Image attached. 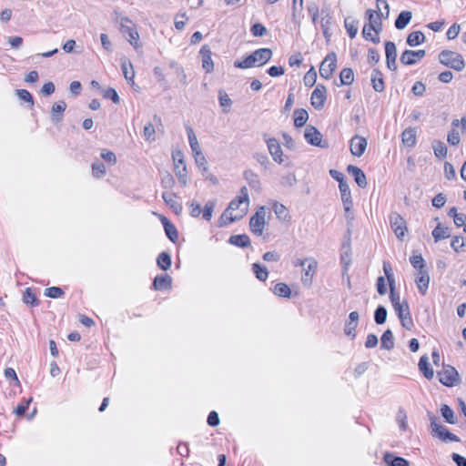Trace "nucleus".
<instances>
[{"mask_svg":"<svg viewBox=\"0 0 466 466\" xmlns=\"http://www.w3.org/2000/svg\"><path fill=\"white\" fill-rule=\"evenodd\" d=\"M377 10L368 9L365 12L369 24H366L370 30L380 35L383 29L382 19H388L390 15V5L386 0L376 1Z\"/></svg>","mask_w":466,"mask_h":466,"instance_id":"nucleus-1","label":"nucleus"},{"mask_svg":"<svg viewBox=\"0 0 466 466\" xmlns=\"http://www.w3.org/2000/svg\"><path fill=\"white\" fill-rule=\"evenodd\" d=\"M272 56V50L270 48H259L255 50L243 60H236L234 66L236 68L247 69L252 66H261L270 60Z\"/></svg>","mask_w":466,"mask_h":466,"instance_id":"nucleus-2","label":"nucleus"},{"mask_svg":"<svg viewBox=\"0 0 466 466\" xmlns=\"http://www.w3.org/2000/svg\"><path fill=\"white\" fill-rule=\"evenodd\" d=\"M115 21L120 25V31L124 37L135 47L137 48L139 35L137 31L136 25L127 16L116 12Z\"/></svg>","mask_w":466,"mask_h":466,"instance_id":"nucleus-3","label":"nucleus"},{"mask_svg":"<svg viewBox=\"0 0 466 466\" xmlns=\"http://www.w3.org/2000/svg\"><path fill=\"white\" fill-rule=\"evenodd\" d=\"M428 417L431 421V434L433 438H438L442 441H460V438L457 435L438 423V418L432 412L428 411Z\"/></svg>","mask_w":466,"mask_h":466,"instance_id":"nucleus-4","label":"nucleus"},{"mask_svg":"<svg viewBox=\"0 0 466 466\" xmlns=\"http://www.w3.org/2000/svg\"><path fill=\"white\" fill-rule=\"evenodd\" d=\"M439 61L443 66L459 72L462 71L465 67V62L462 56L451 50H442L439 54Z\"/></svg>","mask_w":466,"mask_h":466,"instance_id":"nucleus-5","label":"nucleus"},{"mask_svg":"<svg viewBox=\"0 0 466 466\" xmlns=\"http://www.w3.org/2000/svg\"><path fill=\"white\" fill-rule=\"evenodd\" d=\"M394 310L400 319L401 326L404 329L410 330L414 326V322L411 318L408 301L403 300L401 305H398L394 308Z\"/></svg>","mask_w":466,"mask_h":466,"instance_id":"nucleus-6","label":"nucleus"},{"mask_svg":"<svg viewBox=\"0 0 466 466\" xmlns=\"http://www.w3.org/2000/svg\"><path fill=\"white\" fill-rule=\"evenodd\" d=\"M437 375L440 382L447 387L455 386L460 380L458 371L451 366L443 367L441 371H438Z\"/></svg>","mask_w":466,"mask_h":466,"instance_id":"nucleus-7","label":"nucleus"},{"mask_svg":"<svg viewBox=\"0 0 466 466\" xmlns=\"http://www.w3.org/2000/svg\"><path fill=\"white\" fill-rule=\"evenodd\" d=\"M266 208L260 207L249 219L250 230L257 236H261L265 228Z\"/></svg>","mask_w":466,"mask_h":466,"instance_id":"nucleus-8","label":"nucleus"},{"mask_svg":"<svg viewBox=\"0 0 466 466\" xmlns=\"http://www.w3.org/2000/svg\"><path fill=\"white\" fill-rule=\"evenodd\" d=\"M337 67V56L334 52L329 53L321 62L319 66V75L325 79L332 76Z\"/></svg>","mask_w":466,"mask_h":466,"instance_id":"nucleus-9","label":"nucleus"},{"mask_svg":"<svg viewBox=\"0 0 466 466\" xmlns=\"http://www.w3.org/2000/svg\"><path fill=\"white\" fill-rule=\"evenodd\" d=\"M304 137L306 141L315 147L327 148L329 147L326 141L322 140V135L313 126H308L305 129Z\"/></svg>","mask_w":466,"mask_h":466,"instance_id":"nucleus-10","label":"nucleus"},{"mask_svg":"<svg viewBox=\"0 0 466 466\" xmlns=\"http://www.w3.org/2000/svg\"><path fill=\"white\" fill-rule=\"evenodd\" d=\"M390 224L399 239H402L407 231L405 219L398 213L394 212L390 215Z\"/></svg>","mask_w":466,"mask_h":466,"instance_id":"nucleus-11","label":"nucleus"},{"mask_svg":"<svg viewBox=\"0 0 466 466\" xmlns=\"http://www.w3.org/2000/svg\"><path fill=\"white\" fill-rule=\"evenodd\" d=\"M327 99V88L324 85L319 84L313 90L310 96L311 106L318 110L323 108Z\"/></svg>","mask_w":466,"mask_h":466,"instance_id":"nucleus-12","label":"nucleus"},{"mask_svg":"<svg viewBox=\"0 0 466 466\" xmlns=\"http://www.w3.org/2000/svg\"><path fill=\"white\" fill-rule=\"evenodd\" d=\"M245 206V201H243L242 199L237 198L235 199H233L228 208L224 211V213L221 215L220 218H219V226L222 227V226H227L228 225L229 223L228 222V218L232 216H234L235 214H233L234 211H237L236 213H239L240 209Z\"/></svg>","mask_w":466,"mask_h":466,"instance_id":"nucleus-13","label":"nucleus"},{"mask_svg":"<svg viewBox=\"0 0 466 466\" xmlns=\"http://www.w3.org/2000/svg\"><path fill=\"white\" fill-rule=\"evenodd\" d=\"M385 55L387 67L391 71L397 70L396 58H397V48L394 42H385Z\"/></svg>","mask_w":466,"mask_h":466,"instance_id":"nucleus-14","label":"nucleus"},{"mask_svg":"<svg viewBox=\"0 0 466 466\" xmlns=\"http://www.w3.org/2000/svg\"><path fill=\"white\" fill-rule=\"evenodd\" d=\"M426 52L425 50H405L400 57V61L401 64L406 66H412L417 63V59H421L425 56Z\"/></svg>","mask_w":466,"mask_h":466,"instance_id":"nucleus-15","label":"nucleus"},{"mask_svg":"<svg viewBox=\"0 0 466 466\" xmlns=\"http://www.w3.org/2000/svg\"><path fill=\"white\" fill-rule=\"evenodd\" d=\"M368 142L367 140L359 136L355 135L350 140V152L355 157H360L363 155L367 148Z\"/></svg>","mask_w":466,"mask_h":466,"instance_id":"nucleus-16","label":"nucleus"},{"mask_svg":"<svg viewBox=\"0 0 466 466\" xmlns=\"http://www.w3.org/2000/svg\"><path fill=\"white\" fill-rule=\"evenodd\" d=\"M238 198L245 201V206L240 209L239 213H235L234 216L231 215V217L228 218V223H232L241 219L248 212L249 198L247 187H242L240 188V196Z\"/></svg>","mask_w":466,"mask_h":466,"instance_id":"nucleus-17","label":"nucleus"},{"mask_svg":"<svg viewBox=\"0 0 466 466\" xmlns=\"http://www.w3.org/2000/svg\"><path fill=\"white\" fill-rule=\"evenodd\" d=\"M266 143L268 148V152L273 157V159L281 164L283 162L282 159V149L279 141L276 138H268L266 139Z\"/></svg>","mask_w":466,"mask_h":466,"instance_id":"nucleus-18","label":"nucleus"},{"mask_svg":"<svg viewBox=\"0 0 466 466\" xmlns=\"http://www.w3.org/2000/svg\"><path fill=\"white\" fill-rule=\"evenodd\" d=\"M347 171L354 177L355 182L360 187L365 188L367 187L368 182L366 175L360 167L353 165H349Z\"/></svg>","mask_w":466,"mask_h":466,"instance_id":"nucleus-19","label":"nucleus"},{"mask_svg":"<svg viewBox=\"0 0 466 466\" xmlns=\"http://www.w3.org/2000/svg\"><path fill=\"white\" fill-rule=\"evenodd\" d=\"M200 56L202 61V66L207 73H210L214 70V64L211 58L212 52L208 46L205 45L200 49Z\"/></svg>","mask_w":466,"mask_h":466,"instance_id":"nucleus-20","label":"nucleus"},{"mask_svg":"<svg viewBox=\"0 0 466 466\" xmlns=\"http://www.w3.org/2000/svg\"><path fill=\"white\" fill-rule=\"evenodd\" d=\"M339 188L340 191L341 201L343 203L344 210L346 213H349L353 207L350 187L347 183L342 184V186H340Z\"/></svg>","mask_w":466,"mask_h":466,"instance_id":"nucleus-21","label":"nucleus"},{"mask_svg":"<svg viewBox=\"0 0 466 466\" xmlns=\"http://www.w3.org/2000/svg\"><path fill=\"white\" fill-rule=\"evenodd\" d=\"M66 108V104L64 100L57 101L53 104L51 111V121L55 124L62 120L63 113Z\"/></svg>","mask_w":466,"mask_h":466,"instance_id":"nucleus-22","label":"nucleus"},{"mask_svg":"<svg viewBox=\"0 0 466 466\" xmlns=\"http://www.w3.org/2000/svg\"><path fill=\"white\" fill-rule=\"evenodd\" d=\"M172 279L169 275H157L154 279L153 288L156 290H164L171 288Z\"/></svg>","mask_w":466,"mask_h":466,"instance_id":"nucleus-23","label":"nucleus"},{"mask_svg":"<svg viewBox=\"0 0 466 466\" xmlns=\"http://www.w3.org/2000/svg\"><path fill=\"white\" fill-rule=\"evenodd\" d=\"M416 128L415 127H408L401 133V141L404 146L408 147H414L417 142L416 138Z\"/></svg>","mask_w":466,"mask_h":466,"instance_id":"nucleus-24","label":"nucleus"},{"mask_svg":"<svg viewBox=\"0 0 466 466\" xmlns=\"http://www.w3.org/2000/svg\"><path fill=\"white\" fill-rule=\"evenodd\" d=\"M415 282L420 294L425 295L430 284V276L428 272H418V276L416 277Z\"/></svg>","mask_w":466,"mask_h":466,"instance_id":"nucleus-25","label":"nucleus"},{"mask_svg":"<svg viewBox=\"0 0 466 466\" xmlns=\"http://www.w3.org/2000/svg\"><path fill=\"white\" fill-rule=\"evenodd\" d=\"M177 195L175 193L163 192L162 198L165 203L174 210L176 214L182 212V205L175 200Z\"/></svg>","mask_w":466,"mask_h":466,"instance_id":"nucleus-26","label":"nucleus"},{"mask_svg":"<svg viewBox=\"0 0 466 466\" xmlns=\"http://www.w3.org/2000/svg\"><path fill=\"white\" fill-rule=\"evenodd\" d=\"M383 459L388 466H410V462L406 459L391 452H386Z\"/></svg>","mask_w":466,"mask_h":466,"instance_id":"nucleus-27","label":"nucleus"},{"mask_svg":"<svg viewBox=\"0 0 466 466\" xmlns=\"http://www.w3.org/2000/svg\"><path fill=\"white\" fill-rule=\"evenodd\" d=\"M418 366L426 379L431 380L433 378L434 371L430 366L429 357L427 355L420 357Z\"/></svg>","mask_w":466,"mask_h":466,"instance_id":"nucleus-28","label":"nucleus"},{"mask_svg":"<svg viewBox=\"0 0 466 466\" xmlns=\"http://www.w3.org/2000/svg\"><path fill=\"white\" fill-rule=\"evenodd\" d=\"M371 84L372 87L376 92H382L385 88L384 86V81L382 77V73L377 69L374 68L371 73Z\"/></svg>","mask_w":466,"mask_h":466,"instance_id":"nucleus-29","label":"nucleus"},{"mask_svg":"<svg viewBox=\"0 0 466 466\" xmlns=\"http://www.w3.org/2000/svg\"><path fill=\"white\" fill-rule=\"evenodd\" d=\"M412 18V13L410 11H401L397 16L394 25L398 30L404 29Z\"/></svg>","mask_w":466,"mask_h":466,"instance_id":"nucleus-30","label":"nucleus"},{"mask_svg":"<svg viewBox=\"0 0 466 466\" xmlns=\"http://www.w3.org/2000/svg\"><path fill=\"white\" fill-rule=\"evenodd\" d=\"M228 243L238 248H248L250 246V238L246 234L232 235L228 238Z\"/></svg>","mask_w":466,"mask_h":466,"instance_id":"nucleus-31","label":"nucleus"},{"mask_svg":"<svg viewBox=\"0 0 466 466\" xmlns=\"http://www.w3.org/2000/svg\"><path fill=\"white\" fill-rule=\"evenodd\" d=\"M317 268V261L311 260L307 268L304 269V274L301 277V281L304 285L310 286L313 275Z\"/></svg>","mask_w":466,"mask_h":466,"instance_id":"nucleus-32","label":"nucleus"},{"mask_svg":"<svg viewBox=\"0 0 466 466\" xmlns=\"http://www.w3.org/2000/svg\"><path fill=\"white\" fill-rule=\"evenodd\" d=\"M244 177L248 181L249 187L256 191H260L261 184L258 176L252 170L244 171Z\"/></svg>","mask_w":466,"mask_h":466,"instance_id":"nucleus-33","label":"nucleus"},{"mask_svg":"<svg viewBox=\"0 0 466 466\" xmlns=\"http://www.w3.org/2000/svg\"><path fill=\"white\" fill-rule=\"evenodd\" d=\"M380 348L387 350H390L394 348V337L390 329H386L381 336Z\"/></svg>","mask_w":466,"mask_h":466,"instance_id":"nucleus-34","label":"nucleus"},{"mask_svg":"<svg viewBox=\"0 0 466 466\" xmlns=\"http://www.w3.org/2000/svg\"><path fill=\"white\" fill-rule=\"evenodd\" d=\"M344 25L350 38H354L358 33L359 20L348 16L344 20Z\"/></svg>","mask_w":466,"mask_h":466,"instance_id":"nucleus-35","label":"nucleus"},{"mask_svg":"<svg viewBox=\"0 0 466 466\" xmlns=\"http://www.w3.org/2000/svg\"><path fill=\"white\" fill-rule=\"evenodd\" d=\"M121 68H122V71H123V75L125 76V78L128 81V82H132V85H134V77H135V71L133 69V66L131 64V62L127 59H122L121 60Z\"/></svg>","mask_w":466,"mask_h":466,"instance_id":"nucleus-36","label":"nucleus"},{"mask_svg":"<svg viewBox=\"0 0 466 466\" xmlns=\"http://www.w3.org/2000/svg\"><path fill=\"white\" fill-rule=\"evenodd\" d=\"M273 210H274L277 218L279 220H282V221H289L290 220V215L289 214L287 208L283 204L275 202L273 205Z\"/></svg>","mask_w":466,"mask_h":466,"instance_id":"nucleus-37","label":"nucleus"},{"mask_svg":"<svg viewBox=\"0 0 466 466\" xmlns=\"http://www.w3.org/2000/svg\"><path fill=\"white\" fill-rule=\"evenodd\" d=\"M425 41V35L421 31L411 32L407 37V44L410 46H419Z\"/></svg>","mask_w":466,"mask_h":466,"instance_id":"nucleus-38","label":"nucleus"},{"mask_svg":"<svg viewBox=\"0 0 466 466\" xmlns=\"http://www.w3.org/2000/svg\"><path fill=\"white\" fill-rule=\"evenodd\" d=\"M308 118H309V114L305 109L299 108V109H296L294 111V125L297 127H303L306 124V122L308 121Z\"/></svg>","mask_w":466,"mask_h":466,"instance_id":"nucleus-39","label":"nucleus"},{"mask_svg":"<svg viewBox=\"0 0 466 466\" xmlns=\"http://www.w3.org/2000/svg\"><path fill=\"white\" fill-rule=\"evenodd\" d=\"M157 264L162 270L166 271L170 268L172 261L169 253L166 251L161 252L157 258Z\"/></svg>","mask_w":466,"mask_h":466,"instance_id":"nucleus-40","label":"nucleus"},{"mask_svg":"<svg viewBox=\"0 0 466 466\" xmlns=\"http://www.w3.org/2000/svg\"><path fill=\"white\" fill-rule=\"evenodd\" d=\"M342 248L343 251L340 254V262L343 265L344 270L347 271L351 263L350 243L348 242L347 244H343Z\"/></svg>","mask_w":466,"mask_h":466,"instance_id":"nucleus-41","label":"nucleus"},{"mask_svg":"<svg viewBox=\"0 0 466 466\" xmlns=\"http://www.w3.org/2000/svg\"><path fill=\"white\" fill-rule=\"evenodd\" d=\"M340 84L343 86H350L354 81V72L351 68L346 67L340 71L339 74Z\"/></svg>","mask_w":466,"mask_h":466,"instance_id":"nucleus-42","label":"nucleus"},{"mask_svg":"<svg viewBox=\"0 0 466 466\" xmlns=\"http://www.w3.org/2000/svg\"><path fill=\"white\" fill-rule=\"evenodd\" d=\"M273 293L276 296L281 297V298H290L291 296V290L289 287L282 282L277 283L274 286Z\"/></svg>","mask_w":466,"mask_h":466,"instance_id":"nucleus-43","label":"nucleus"},{"mask_svg":"<svg viewBox=\"0 0 466 466\" xmlns=\"http://www.w3.org/2000/svg\"><path fill=\"white\" fill-rule=\"evenodd\" d=\"M432 148L436 157L442 159L447 156V147L443 142L440 140H434L432 142Z\"/></svg>","mask_w":466,"mask_h":466,"instance_id":"nucleus-44","label":"nucleus"},{"mask_svg":"<svg viewBox=\"0 0 466 466\" xmlns=\"http://www.w3.org/2000/svg\"><path fill=\"white\" fill-rule=\"evenodd\" d=\"M387 315H388L387 309L382 305H379L374 312V320H375L376 324H378V325L384 324L387 320Z\"/></svg>","mask_w":466,"mask_h":466,"instance_id":"nucleus-45","label":"nucleus"},{"mask_svg":"<svg viewBox=\"0 0 466 466\" xmlns=\"http://www.w3.org/2000/svg\"><path fill=\"white\" fill-rule=\"evenodd\" d=\"M331 23H332V16L329 14H327L321 19V28L323 31V35L327 42L329 41V38L331 36V34L329 33Z\"/></svg>","mask_w":466,"mask_h":466,"instance_id":"nucleus-46","label":"nucleus"},{"mask_svg":"<svg viewBox=\"0 0 466 466\" xmlns=\"http://www.w3.org/2000/svg\"><path fill=\"white\" fill-rule=\"evenodd\" d=\"M432 237L435 240V242L440 241L441 239H444L450 237L449 228H442L441 224H439L433 230H432Z\"/></svg>","mask_w":466,"mask_h":466,"instance_id":"nucleus-47","label":"nucleus"},{"mask_svg":"<svg viewBox=\"0 0 466 466\" xmlns=\"http://www.w3.org/2000/svg\"><path fill=\"white\" fill-rule=\"evenodd\" d=\"M164 229L168 239L176 243L178 239V232L175 225L173 223H165Z\"/></svg>","mask_w":466,"mask_h":466,"instance_id":"nucleus-48","label":"nucleus"},{"mask_svg":"<svg viewBox=\"0 0 466 466\" xmlns=\"http://www.w3.org/2000/svg\"><path fill=\"white\" fill-rule=\"evenodd\" d=\"M252 269L258 280L265 281L268 279V271L266 267H263L258 263H254L252 265Z\"/></svg>","mask_w":466,"mask_h":466,"instance_id":"nucleus-49","label":"nucleus"},{"mask_svg":"<svg viewBox=\"0 0 466 466\" xmlns=\"http://www.w3.org/2000/svg\"><path fill=\"white\" fill-rule=\"evenodd\" d=\"M441 413L446 422H448L450 424L456 423L454 411L451 409V407L449 405L443 404L441 408Z\"/></svg>","mask_w":466,"mask_h":466,"instance_id":"nucleus-50","label":"nucleus"},{"mask_svg":"<svg viewBox=\"0 0 466 466\" xmlns=\"http://www.w3.org/2000/svg\"><path fill=\"white\" fill-rule=\"evenodd\" d=\"M23 301L25 304L31 305L32 307H35L38 305L39 301L35 295V293L32 291L30 288H27L23 295Z\"/></svg>","mask_w":466,"mask_h":466,"instance_id":"nucleus-51","label":"nucleus"},{"mask_svg":"<svg viewBox=\"0 0 466 466\" xmlns=\"http://www.w3.org/2000/svg\"><path fill=\"white\" fill-rule=\"evenodd\" d=\"M317 72L313 66L305 74L303 82L306 86L311 87L316 84Z\"/></svg>","mask_w":466,"mask_h":466,"instance_id":"nucleus-52","label":"nucleus"},{"mask_svg":"<svg viewBox=\"0 0 466 466\" xmlns=\"http://www.w3.org/2000/svg\"><path fill=\"white\" fill-rule=\"evenodd\" d=\"M280 184L284 187H292L297 184V177L294 173H288L280 178Z\"/></svg>","mask_w":466,"mask_h":466,"instance_id":"nucleus-53","label":"nucleus"},{"mask_svg":"<svg viewBox=\"0 0 466 466\" xmlns=\"http://www.w3.org/2000/svg\"><path fill=\"white\" fill-rule=\"evenodd\" d=\"M410 262L413 268L419 269V272L426 271L424 269L425 263L421 255H413L410 258Z\"/></svg>","mask_w":466,"mask_h":466,"instance_id":"nucleus-54","label":"nucleus"},{"mask_svg":"<svg viewBox=\"0 0 466 466\" xmlns=\"http://www.w3.org/2000/svg\"><path fill=\"white\" fill-rule=\"evenodd\" d=\"M187 171L186 165H184L183 167H175V174L177 177L179 183L183 187H185L187 183Z\"/></svg>","mask_w":466,"mask_h":466,"instance_id":"nucleus-55","label":"nucleus"},{"mask_svg":"<svg viewBox=\"0 0 466 466\" xmlns=\"http://www.w3.org/2000/svg\"><path fill=\"white\" fill-rule=\"evenodd\" d=\"M216 206L215 200H208L204 207L203 209V218L207 221H209L212 218V214L214 212V208Z\"/></svg>","mask_w":466,"mask_h":466,"instance_id":"nucleus-56","label":"nucleus"},{"mask_svg":"<svg viewBox=\"0 0 466 466\" xmlns=\"http://www.w3.org/2000/svg\"><path fill=\"white\" fill-rule=\"evenodd\" d=\"M92 174L96 177H102L106 174V166L102 162H95L92 164Z\"/></svg>","mask_w":466,"mask_h":466,"instance_id":"nucleus-57","label":"nucleus"},{"mask_svg":"<svg viewBox=\"0 0 466 466\" xmlns=\"http://www.w3.org/2000/svg\"><path fill=\"white\" fill-rule=\"evenodd\" d=\"M155 133H156V128H155V126L152 122H148L145 127H144V137L146 140L147 141H154L155 140Z\"/></svg>","mask_w":466,"mask_h":466,"instance_id":"nucleus-58","label":"nucleus"},{"mask_svg":"<svg viewBox=\"0 0 466 466\" xmlns=\"http://www.w3.org/2000/svg\"><path fill=\"white\" fill-rule=\"evenodd\" d=\"M103 96L106 99L112 100V102L115 104H119L120 102L119 96L116 89L113 87H108L107 89L104 90Z\"/></svg>","mask_w":466,"mask_h":466,"instance_id":"nucleus-59","label":"nucleus"},{"mask_svg":"<svg viewBox=\"0 0 466 466\" xmlns=\"http://www.w3.org/2000/svg\"><path fill=\"white\" fill-rule=\"evenodd\" d=\"M64 294V290L59 287H51L45 289V295L52 299L60 298Z\"/></svg>","mask_w":466,"mask_h":466,"instance_id":"nucleus-60","label":"nucleus"},{"mask_svg":"<svg viewBox=\"0 0 466 466\" xmlns=\"http://www.w3.org/2000/svg\"><path fill=\"white\" fill-rule=\"evenodd\" d=\"M307 11L309 15L311 16L312 23L316 25L317 19L319 17V6L315 2H310L307 5Z\"/></svg>","mask_w":466,"mask_h":466,"instance_id":"nucleus-61","label":"nucleus"},{"mask_svg":"<svg viewBox=\"0 0 466 466\" xmlns=\"http://www.w3.org/2000/svg\"><path fill=\"white\" fill-rule=\"evenodd\" d=\"M15 93L21 100L28 102L30 104V107L34 106V98L30 92L25 89H16Z\"/></svg>","mask_w":466,"mask_h":466,"instance_id":"nucleus-62","label":"nucleus"},{"mask_svg":"<svg viewBox=\"0 0 466 466\" xmlns=\"http://www.w3.org/2000/svg\"><path fill=\"white\" fill-rule=\"evenodd\" d=\"M175 183H176L175 179L170 173L167 172L166 174L163 175V177L161 178V186L165 189L172 188L174 187Z\"/></svg>","mask_w":466,"mask_h":466,"instance_id":"nucleus-63","label":"nucleus"},{"mask_svg":"<svg viewBox=\"0 0 466 466\" xmlns=\"http://www.w3.org/2000/svg\"><path fill=\"white\" fill-rule=\"evenodd\" d=\"M250 31L254 36H263L267 33V28L262 24L256 23L252 25Z\"/></svg>","mask_w":466,"mask_h":466,"instance_id":"nucleus-64","label":"nucleus"}]
</instances>
